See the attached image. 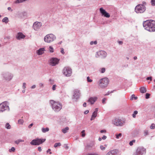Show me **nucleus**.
<instances>
[{
    "mask_svg": "<svg viewBox=\"0 0 155 155\" xmlns=\"http://www.w3.org/2000/svg\"><path fill=\"white\" fill-rule=\"evenodd\" d=\"M150 94L148 93H147L146 94V98L148 99L150 97Z\"/></svg>",
    "mask_w": 155,
    "mask_h": 155,
    "instance_id": "4c0bfd02",
    "label": "nucleus"
},
{
    "mask_svg": "<svg viewBox=\"0 0 155 155\" xmlns=\"http://www.w3.org/2000/svg\"><path fill=\"white\" fill-rule=\"evenodd\" d=\"M97 99V98L96 97H91L87 101V102H90L91 104H94Z\"/></svg>",
    "mask_w": 155,
    "mask_h": 155,
    "instance_id": "dca6fc26",
    "label": "nucleus"
},
{
    "mask_svg": "<svg viewBox=\"0 0 155 155\" xmlns=\"http://www.w3.org/2000/svg\"><path fill=\"white\" fill-rule=\"evenodd\" d=\"M25 92V90H22V92H23V93H24Z\"/></svg>",
    "mask_w": 155,
    "mask_h": 155,
    "instance_id": "774afa93",
    "label": "nucleus"
},
{
    "mask_svg": "<svg viewBox=\"0 0 155 155\" xmlns=\"http://www.w3.org/2000/svg\"><path fill=\"white\" fill-rule=\"evenodd\" d=\"M81 133L82 134V136L83 137H84L85 135V130H82L81 132Z\"/></svg>",
    "mask_w": 155,
    "mask_h": 155,
    "instance_id": "e433bc0d",
    "label": "nucleus"
},
{
    "mask_svg": "<svg viewBox=\"0 0 155 155\" xmlns=\"http://www.w3.org/2000/svg\"><path fill=\"white\" fill-rule=\"evenodd\" d=\"M98 108H96L95 111L93 112L91 118V120H92L94 119L97 116Z\"/></svg>",
    "mask_w": 155,
    "mask_h": 155,
    "instance_id": "2eb2a0df",
    "label": "nucleus"
},
{
    "mask_svg": "<svg viewBox=\"0 0 155 155\" xmlns=\"http://www.w3.org/2000/svg\"><path fill=\"white\" fill-rule=\"evenodd\" d=\"M107 138V137L105 135H104L102 137V139L103 140Z\"/></svg>",
    "mask_w": 155,
    "mask_h": 155,
    "instance_id": "603ef678",
    "label": "nucleus"
},
{
    "mask_svg": "<svg viewBox=\"0 0 155 155\" xmlns=\"http://www.w3.org/2000/svg\"><path fill=\"white\" fill-rule=\"evenodd\" d=\"M105 71V68H101L100 70V71L101 73H104Z\"/></svg>",
    "mask_w": 155,
    "mask_h": 155,
    "instance_id": "bb28decb",
    "label": "nucleus"
},
{
    "mask_svg": "<svg viewBox=\"0 0 155 155\" xmlns=\"http://www.w3.org/2000/svg\"><path fill=\"white\" fill-rule=\"evenodd\" d=\"M39 86L41 87H43V84H42V83H40L39 84Z\"/></svg>",
    "mask_w": 155,
    "mask_h": 155,
    "instance_id": "de8ad7c7",
    "label": "nucleus"
},
{
    "mask_svg": "<svg viewBox=\"0 0 155 155\" xmlns=\"http://www.w3.org/2000/svg\"><path fill=\"white\" fill-rule=\"evenodd\" d=\"M129 144L130 146H132L133 145V142L131 141L130 142Z\"/></svg>",
    "mask_w": 155,
    "mask_h": 155,
    "instance_id": "4d7b16f0",
    "label": "nucleus"
},
{
    "mask_svg": "<svg viewBox=\"0 0 155 155\" xmlns=\"http://www.w3.org/2000/svg\"><path fill=\"white\" fill-rule=\"evenodd\" d=\"M15 149L14 147H12L11 149H10V152L11 151L12 152H14L15 151Z\"/></svg>",
    "mask_w": 155,
    "mask_h": 155,
    "instance_id": "37998d69",
    "label": "nucleus"
},
{
    "mask_svg": "<svg viewBox=\"0 0 155 155\" xmlns=\"http://www.w3.org/2000/svg\"><path fill=\"white\" fill-rule=\"evenodd\" d=\"M113 124L116 126H122L123 124V122L121 120L119 119H115L114 121H113Z\"/></svg>",
    "mask_w": 155,
    "mask_h": 155,
    "instance_id": "9b49d317",
    "label": "nucleus"
},
{
    "mask_svg": "<svg viewBox=\"0 0 155 155\" xmlns=\"http://www.w3.org/2000/svg\"><path fill=\"white\" fill-rule=\"evenodd\" d=\"M7 110H9L8 103L5 101L0 104V112H2Z\"/></svg>",
    "mask_w": 155,
    "mask_h": 155,
    "instance_id": "423d86ee",
    "label": "nucleus"
},
{
    "mask_svg": "<svg viewBox=\"0 0 155 155\" xmlns=\"http://www.w3.org/2000/svg\"><path fill=\"white\" fill-rule=\"evenodd\" d=\"M146 152V149L143 147H139L137 149L136 152L134 155H142Z\"/></svg>",
    "mask_w": 155,
    "mask_h": 155,
    "instance_id": "1a4fd4ad",
    "label": "nucleus"
},
{
    "mask_svg": "<svg viewBox=\"0 0 155 155\" xmlns=\"http://www.w3.org/2000/svg\"><path fill=\"white\" fill-rule=\"evenodd\" d=\"M147 80H150V81H152V77H147Z\"/></svg>",
    "mask_w": 155,
    "mask_h": 155,
    "instance_id": "09e8293b",
    "label": "nucleus"
},
{
    "mask_svg": "<svg viewBox=\"0 0 155 155\" xmlns=\"http://www.w3.org/2000/svg\"><path fill=\"white\" fill-rule=\"evenodd\" d=\"M69 130V128L68 127H67L64 129L62 130V132L65 134L67 132L68 130Z\"/></svg>",
    "mask_w": 155,
    "mask_h": 155,
    "instance_id": "412c9836",
    "label": "nucleus"
},
{
    "mask_svg": "<svg viewBox=\"0 0 155 155\" xmlns=\"http://www.w3.org/2000/svg\"><path fill=\"white\" fill-rule=\"evenodd\" d=\"M100 12L104 15V17L106 18H109L110 16V14L107 12L105 10L103 9V8H101L100 9Z\"/></svg>",
    "mask_w": 155,
    "mask_h": 155,
    "instance_id": "f8f14e48",
    "label": "nucleus"
},
{
    "mask_svg": "<svg viewBox=\"0 0 155 155\" xmlns=\"http://www.w3.org/2000/svg\"><path fill=\"white\" fill-rule=\"evenodd\" d=\"M97 44V41H94V42H93V41H91L90 42V44L91 45H93V44H94L95 45H96V44Z\"/></svg>",
    "mask_w": 155,
    "mask_h": 155,
    "instance_id": "a19ab883",
    "label": "nucleus"
},
{
    "mask_svg": "<svg viewBox=\"0 0 155 155\" xmlns=\"http://www.w3.org/2000/svg\"><path fill=\"white\" fill-rule=\"evenodd\" d=\"M42 131L43 132L45 133L46 132H48L49 131V129L47 127L46 128H42L41 129Z\"/></svg>",
    "mask_w": 155,
    "mask_h": 155,
    "instance_id": "5701e85b",
    "label": "nucleus"
},
{
    "mask_svg": "<svg viewBox=\"0 0 155 155\" xmlns=\"http://www.w3.org/2000/svg\"><path fill=\"white\" fill-rule=\"evenodd\" d=\"M89 113V110H87L85 111L84 114H87V113Z\"/></svg>",
    "mask_w": 155,
    "mask_h": 155,
    "instance_id": "13d9d810",
    "label": "nucleus"
},
{
    "mask_svg": "<svg viewBox=\"0 0 155 155\" xmlns=\"http://www.w3.org/2000/svg\"><path fill=\"white\" fill-rule=\"evenodd\" d=\"M19 140V142L24 141V140Z\"/></svg>",
    "mask_w": 155,
    "mask_h": 155,
    "instance_id": "338daca9",
    "label": "nucleus"
},
{
    "mask_svg": "<svg viewBox=\"0 0 155 155\" xmlns=\"http://www.w3.org/2000/svg\"><path fill=\"white\" fill-rule=\"evenodd\" d=\"M134 60H136L137 59V58L136 56H135L134 58Z\"/></svg>",
    "mask_w": 155,
    "mask_h": 155,
    "instance_id": "680f3d73",
    "label": "nucleus"
},
{
    "mask_svg": "<svg viewBox=\"0 0 155 155\" xmlns=\"http://www.w3.org/2000/svg\"><path fill=\"white\" fill-rule=\"evenodd\" d=\"M38 150L39 151V152H41V150H42V149H41V147H38Z\"/></svg>",
    "mask_w": 155,
    "mask_h": 155,
    "instance_id": "8fccbe9b",
    "label": "nucleus"
},
{
    "mask_svg": "<svg viewBox=\"0 0 155 155\" xmlns=\"http://www.w3.org/2000/svg\"><path fill=\"white\" fill-rule=\"evenodd\" d=\"M49 50L51 52H53L54 51V49L51 46H50Z\"/></svg>",
    "mask_w": 155,
    "mask_h": 155,
    "instance_id": "2f4dec72",
    "label": "nucleus"
},
{
    "mask_svg": "<svg viewBox=\"0 0 155 155\" xmlns=\"http://www.w3.org/2000/svg\"><path fill=\"white\" fill-rule=\"evenodd\" d=\"M98 54L99 55L102 54H105V52L103 51H101L98 52Z\"/></svg>",
    "mask_w": 155,
    "mask_h": 155,
    "instance_id": "7c9ffc66",
    "label": "nucleus"
},
{
    "mask_svg": "<svg viewBox=\"0 0 155 155\" xmlns=\"http://www.w3.org/2000/svg\"><path fill=\"white\" fill-rule=\"evenodd\" d=\"M61 52L63 54H64V50L63 48H61Z\"/></svg>",
    "mask_w": 155,
    "mask_h": 155,
    "instance_id": "c03bdc74",
    "label": "nucleus"
},
{
    "mask_svg": "<svg viewBox=\"0 0 155 155\" xmlns=\"http://www.w3.org/2000/svg\"><path fill=\"white\" fill-rule=\"evenodd\" d=\"M5 127L8 129H10V124L9 123H7L5 125Z\"/></svg>",
    "mask_w": 155,
    "mask_h": 155,
    "instance_id": "cd10ccee",
    "label": "nucleus"
},
{
    "mask_svg": "<svg viewBox=\"0 0 155 155\" xmlns=\"http://www.w3.org/2000/svg\"><path fill=\"white\" fill-rule=\"evenodd\" d=\"M19 142H20L19 140H17L15 141V143H16L17 144H18Z\"/></svg>",
    "mask_w": 155,
    "mask_h": 155,
    "instance_id": "5fc2aeb1",
    "label": "nucleus"
},
{
    "mask_svg": "<svg viewBox=\"0 0 155 155\" xmlns=\"http://www.w3.org/2000/svg\"><path fill=\"white\" fill-rule=\"evenodd\" d=\"M50 103L52 105L53 109L55 111H59L61 109L62 105L59 102L51 100Z\"/></svg>",
    "mask_w": 155,
    "mask_h": 155,
    "instance_id": "f03ea898",
    "label": "nucleus"
},
{
    "mask_svg": "<svg viewBox=\"0 0 155 155\" xmlns=\"http://www.w3.org/2000/svg\"><path fill=\"white\" fill-rule=\"evenodd\" d=\"M87 81L88 82H91L92 81V80L91 79H90L89 77H88L87 78Z\"/></svg>",
    "mask_w": 155,
    "mask_h": 155,
    "instance_id": "ea45409f",
    "label": "nucleus"
},
{
    "mask_svg": "<svg viewBox=\"0 0 155 155\" xmlns=\"http://www.w3.org/2000/svg\"><path fill=\"white\" fill-rule=\"evenodd\" d=\"M33 125V123L31 124H30L28 126V127L29 128H30Z\"/></svg>",
    "mask_w": 155,
    "mask_h": 155,
    "instance_id": "6e6d98bb",
    "label": "nucleus"
},
{
    "mask_svg": "<svg viewBox=\"0 0 155 155\" xmlns=\"http://www.w3.org/2000/svg\"><path fill=\"white\" fill-rule=\"evenodd\" d=\"M135 10L137 13H142L145 10V7L142 4H139L135 7Z\"/></svg>",
    "mask_w": 155,
    "mask_h": 155,
    "instance_id": "39448f33",
    "label": "nucleus"
},
{
    "mask_svg": "<svg viewBox=\"0 0 155 155\" xmlns=\"http://www.w3.org/2000/svg\"><path fill=\"white\" fill-rule=\"evenodd\" d=\"M118 43L119 44H122V43H123V42L122 41H118Z\"/></svg>",
    "mask_w": 155,
    "mask_h": 155,
    "instance_id": "052dcab7",
    "label": "nucleus"
},
{
    "mask_svg": "<svg viewBox=\"0 0 155 155\" xmlns=\"http://www.w3.org/2000/svg\"><path fill=\"white\" fill-rule=\"evenodd\" d=\"M83 105L84 107H86L87 106V103L85 102L84 103Z\"/></svg>",
    "mask_w": 155,
    "mask_h": 155,
    "instance_id": "864d4df0",
    "label": "nucleus"
},
{
    "mask_svg": "<svg viewBox=\"0 0 155 155\" xmlns=\"http://www.w3.org/2000/svg\"><path fill=\"white\" fill-rule=\"evenodd\" d=\"M151 3L152 5H155V0H151Z\"/></svg>",
    "mask_w": 155,
    "mask_h": 155,
    "instance_id": "473e14b6",
    "label": "nucleus"
},
{
    "mask_svg": "<svg viewBox=\"0 0 155 155\" xmlns=\"http://www.w3.org/2000/svg\"><path fill=\"white\" fill-rule=\"evenodd\" d=\"M102 140V139L101 138H99V139H98V140L100 141H101Z\"/></svg>",
    "mask_w": 155,
    "mask_h": 155,
    "instance_id": "69168bd1",
    "label": "nucleus"
},
{
    "mask_svg": "<svg viewBox=\"0 0 155 155\" xmlns=\"http://www.w3.org/2000/svg\"><path fill=\"white\" fill-rule=\"evenodd\" d=\"M80 94V91L78 89H76L74 91L73 96L74 98L77 99L79 97Z\"/></svg>",
    "mask_w": 155,
    "mask_h": 155,
    "instance_id": "4468645a",
    "label": "nucleus"
},
{
    "mask_svg": "<svg viewBox=\"0 0 155 155\" xmlns=\"http://www.w3.org/2000/svg\"><path fill=\"white\" fill-rule=\"evenodd\" d=\"M106 100V99L105 98H104L103 99L102 102L103 104H104L105 103Z\"/></svg>",
    "mask_w": 155,
    "mask_h": 155,
    "instance_id": "a18cd8bd",
    "label": "nucleus"
},
{
    "mask_svg": "<svg viewBox=\"0 0 155 155\" xmlns=\"http://www.w3.org/2000/svg\"><path fill=\"white\" fill-rule=\"evenodd\" d=\"M61 145V143H55L54 146V147H56L58 146H60Z\"/></svg>",
    "mask_w": 155,
    "mask_h": 155,
    "instance_id": "c85d7f7f",
    "label": "nucleus"
},
{
    "mask_svg": "<svg viewBox=\"0 0 155 155\" xmlns=\"http://www.w3.org/2000/svg\"><path fill=\"white\" fill-rule=\"evenodd\" d=\"M41 22H35L34 23L33 27L35 30H37L41 27Z\"/></svg>",
    "mask_w": 155,
    "mask_h": 155,
    "instance_id": "ddd939ff",
    "label": "nucleus"
},
{
    "mask_svg": "<svg viewBox=\"0 0 155 155\" xmlns=\"http://www.w3.org/2000/svg\"><path fill=\"white\" fill-rule=\"evenodd\" d=\"M93 146V144H91L90 145H87L86 147L87 149H88L90 147H91Z\"/></svg>",
    "mask_w": 155,
    "mask_h": 155,
    "instance_id": "f704fd0d",
    "label": "nucleus"
},
{
    "mask_svg": "<svg viewBox=\"0 0 155 155\" xmlns=\"http://www.w3.org/2000/svg\"><path fill=\"white\" fill-rule=\"evenodd\" d=\"M151 129H154L155 128V124H153L150 127Z\"/></svg>",
    "mask_w": 155,
    "mask_h": 155,
    "instance_id": "c756f323",
    "label": "nucleus"
},
{
    "mask_svg": "<svg viewBox=\"0 0 155 155\" xmlns=\"http://www.w3.org/2000/svg\"><path fill=\"white\" fill-rule=\"evenodd\" d=\"M115 136L117 139H119L120 137H121L122 134L121 133H119V134H116Z\"/></svg>",
    "mask_w": 155,
    "mask_h": 155,
    "instance_id": "393cba45",
    "label": "nucleus"
},
{
    "mask_svg": "<svg viewBox=\"0 0 155 155\" xmlns=\"http://www.w3.org/2000/svg\"><path fill=\"white\" fill-rule=\"evenodd\" d=\"M23 87L24 89H25L26 88V83H23Z\"/></svg>",
    "mask_w": 155,
    "mask_h": 155,
    "instance_id": "49530a36",
    "label": "nucleus"
},
{
    "mask_svg": "<svg viewBox=\"0 0 155 155\" xmlns=\"http://www.w3.org/2000/svg\"><path fill=\"white\" fill-rule=\"evenodd\" d=\"M18 123L20 124H22L23 123V120L21 119L19 120L18 121Z\"/></svg>",
    "mask_w": 155,
    "mask_h": 155,
    "instance_id": "72a5a7b5",
    "label": "nucleus"
},
{
    "mask_svg": "<svg viewBox=\"0 0 155 155\" xmlns=\"http://www.w3.org/2000/svg\"><path fill=\"white\" fill-rule=\"evenodd\" d=\"M9 21L8 18L6 17H5L2 20V21L3 22H5V23H7Z\"/></svg>",
    "mask_w": 155,
    "mask_h": 155,
    "instance_id": "4be33fe9",
    "label": "nucleus"
},
{
    "mask_svg": "<svg viewBox=\"0 0 155 155\" xmlns=\"http://www.w3.org/2000/svg\"><path fill=\"white\" fill-rule=\"evenodd\" d=\"M138 113V111L137 110L134 111V113L132 115V116L134 118H135L136 117V115Z\"/></svg>",
    "mask_w": 155,
    "mask_h": 155,
    "instance_id": "a878e982",
    "label": "nucleus"
},
{
    "mask_svg": "<svg viewBox=\"0 0 155 155\" xmlns=\"http://www.w3.org/2000/svg\"><path fill=\"white\" fill-rule=\"evenodd\" d=\"M109 82V80L107 78H104L101 79L99 82V86L101 88H104L108 85Z\"/></svg>",
    "mask_w": 155,
    "mask_h": 155,
    "instance_id": "7ed1b4c3",
    "label": "nucleus"
},
{
    "mask_svg": "<svg viewBox=\"0 0 155 155\" xmlns=\"http://www.w3.org/2000/svg\"><path fill=\"white\" fill-rule=\"evenodd\" d=\"M45 140V139H36L33 140L30 143L32 145H38L44 142Z\"/></svg>",
    "mask_w": 155,
    "mask_h": 155,
    "instance_id": "0eeeda50",
    "label": "nucleus"
},
{
    "mask_svg": "<svg viewBox=\"0 0 155 155\" xmlns=\"http://www.w3.org/2000/svg\"><path fill=\"white\" fill-rule=\"evenodd\" d=\"M134 99L135 100H137V97H135V95L134 94H132L130 97V100H132Z\"/></svg>",
    "mask_w": 155,
    "mask_h": 155,
    "instance_id": "b1692460",
    "label": "nucleus"
},
{
    "mask_svg": "<svg viewBox=\"0 0 155 155\" xmlns=\"http://www.w3.org/2000/svg\"><path fill=\"white\" fill-rule=\"evenodd\" d=\"M25 36L22 33H18L16 35V38L18 39H20L25 38Z\"/></svg>",
    "mask_w": 155,
    "mask_h": 155,
    "instance_id": "a211bd4d",
    "label": "nucleus"
},
{
    "mask_svg": "<svg viewBox=\"0 0 155 155\" xmlns=\"http://www.w3.org/2000/svg\"><path fill=\"white\" fill-rule=\"evenodd\" d=\"M45 50L44 48H40L37 51V53L38 55H41L44 53Z\"/></svg>",
    "mask_w": 155,
    "mask_h": 155,
    "instance_id": "6ab92c4d",
    "label": "nucleus"
},
{
    "mask_svg": "<svg viewBox=\"0 0 155 155\" xmlns=\"http://www.w3.org/2000/svg\"><path fill=\"white\" fill-rule=\"evenodd\" d=\"M59 60L56 58H52L49 61V64L52 66H54L58 64L59 62Z\"/></svg>",
    "mask_w": 155,
    "mask_h": 155,
    "instance_id": "9d476101",
    "label": "nucleus"
},
{
    "mask_svg": "<svg viewBox=\"0 0 155 155\" xmlns=\"http://www.w3.org/2000/svg\"><path fill=\"white\" fill-rule=\"evenodd\" d=\"M144 134L145 136H146L148 134V132L147 130H145L144 131Z\"/></svg>",
    "mask_w": 155,
    "mask_h": 155,
    "instance_id": "c9c22d12",
    "label": "nucleus"
},
{
    "mask_svg": "<svg viewBox=\"0 0 155 155\" xmlns=\"http://www.w3.org/2000/svg\"><path fill=\"white\" fill-rule=\"evenodd\" d=\"M131 141L133 142V143H134L135 142V140H133Z\"/></svg>",
    "mask_w": 155,
    "mask_h": 155,
    "instance_id": "0e129e2a",
    "label": "nucleus"
},
{
    "mask_svg": "<svg viewBox=\"0 0 155 155\" xmlns=\"http://www.w3.org/2000/svg\"><path fill=\"white\" fill-rule=\"evenodd\" d=\"M100 132L101 133H106V130H101Z\"/></svg>",
    "mask_w": 155,
    "mask_h": 155,
    "instance_id": "3c124183",
    "label": "nucleus"
},
{
    "mask_svg": "<svg viewBox=\"0 0 155 155\" xmlns=\"http://www.w3.org/2000/svg\"><path fill=\"white\" fill-rule=\"evenodd\" d=\"M56 85L55 84L52 87V90L54 91L56 89Z\"/></svg>",
    "mask_w": 155,
    "mask_h": 155,
    "instance_id": "79ce46f5",
    "label": "nucleus"
},
{
    "mask_svg": "<svg viewBox=\"0 0 155 155\" xmlns=\"http://www.w3.org/2000/svg\"><path fill=\"white\" fill-rule=\"evenodd\" d=\"M51 151V149H48V150L47 151V152L48 153L49 152H50Z\"/></svg>",
    "mask_w": 155,
    "mask_h": 155,
    "instance_id": "e2e57ef3",
    "label": "nucleus"
},
{
    "mask_svg": "<svg viewBox=\"0 0 155 155\" xmlns=\"http://www.w3.org/2000/svg\"><path fill=\"white\" fill-rule=\"evenodd\" d=\"M55 38L56 37L53 34H50L46 35L44 40L45 42L50 43L53 41Z\"/></svg>",
    "mask_w": 155,
    "mask_h": 155,
    "instance_id": "20e7f679",
    "label": "nucleus"
},
{
    "mask_svg": "<svg viewBox=\"0 0 155 155\" xmlns=\"http://www.w3.org/2000/svg\"><path fill=\"white\" fill-rule=\"evenodd\" d=\"M63 72L66 76L70 77L72 74V70L69 67H65L64 68Z\"/></svg>",
    "mask_w": 155,
    "mask_h": 155,
    "instance_id": "6e6552de",
    "label": "nucleus"
},
{
    "mask_svg": "<svg viewBox=\"0 0 155 155\" xmlns=\"http://www.w3.org/2000/svg\"><path fill=\"white\" fill-rule=\"evenodd\" d=\"M140 92L142 93H144L147 91V89L144 87H142L140 89Z\"/></svg>",
    "mask_w": 155,
    "mask_h": 155,
    "instance_id": "aec40b11",
    "label": "nucleus"
},
{
    "mask_svg": "<svg viewBox=\"0 0 155 155\" xmlns=\"http://www.w3.org/2000/svg\"><path fill=\"white\" fill-rule=\"evenodd\" d=\"M143 26L145 29L150 32L155 31V21L148 20L144 21Z\"/></svg>",
    "mask_w": 155,
    "mask_h": 155,
    "instance_id": "f257e3e1",
    "label": "nucleus"
},
{
    "mask_svg": "<svg viewBox=\"0 0 155 155\" xmlns=\"http://www.w3.org/2000/svg\"><path fill=\"white\" fill-rule=\"evenodd\" d=\"M100 148L102 150H104L105 149V147L103 145H101L100 147Z\"/></svg>",
    "mask_w": 155,
    "mask_h": 155,
    "instance_id": "58836bf2",
    "label": "nucleus"
},
{
    "mask_svg": "<svg viewBox=\"0 0 155 155\" xmlns=\"http://www.w3.org/2000/svg\"><path fill=\"white\" fill-rule=\"evenodd\" d=\"M117 150H114L109 151L106 155H117Z\"/></svg>",
    "mask_w": 155,
    "mask_h": 155,
    "instance_id": "f3484780",
    "label": "nucleus"
},
{
    "mask_svg": "<svg viewBox=\"0 0 155 155\" xmlns=\"http://www.w3.org/2000/svg\"><path fill=\"white\" fill-rule=\"evenodd\" d=\"M35 87H36V86L35 85H33L31 86V88L32 89H33V88H35Z\"/></svg>",
    "mask_w": 155,
    "mask_h": 155,
    "instance_id": "bf43d9fd",
    "label": "nucleus"
}]
</instances>
